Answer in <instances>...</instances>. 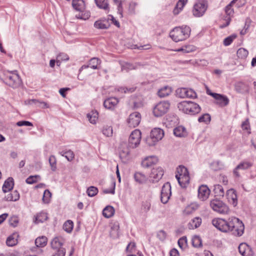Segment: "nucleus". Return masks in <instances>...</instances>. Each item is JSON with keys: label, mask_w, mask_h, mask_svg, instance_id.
Returning a JSON list of instances; mask_svg holds the SVG:
<instances>
[{"label": "nucleus", "mask_w": 256, "mask_h": 256, "mask_svg": "<svg viewBox=\"0 0 256 256\" xmlns=\"http://www.w3.org/2000/svg\"><path fill=\"white\" fill-rule=\"evenodd\" d=\"M0 77L6 84L13 88H18L22 83V80L17 70L4 71Z\"/></svg>", "instance_id": "nucleus-1"}, {"label": "nucleus", "mask_w": 256, "mask_h": 256, "mask_svg": "<svg viewBox=\"0 0 256 256\" xmlns=\"http://www.w3.org/2000/svg\"><path fill=\"white\" fill-rule=\"evenodd\" d=\"M237 220L236 217H231L228 220H225L220 218H215L212 220V225L218 230L224 232H230L232 228H234L233 224H234Z\"/></svg>", "instance_id": "nucleus-2"}, {"label": "nucleus", "mask_w": 256, "mask_h": 256, "mask_svg": "<svg viewBox=\"0 0 256 256\" xmlns=\"http://www.w3.org/2000/svg\"><path fill=\"white\" fill-rule=\"evenodd\" d=\"M190 28L188 26L176 27L170 32V36L176 42L186 40L190 36Z\"/></svg>", "instance_id": "nucleus-3"}, {"label": "nucleus", "mask_w": 256, "mask_h": 256, "mask_svg": "<svg viewBox=\"0 0 256 256\" xmlns=\"http://www.w3.org/2000/svg\"><path fill=\"white\" fill-rule=\"evenodd\" d=\"M178 107L184 113L191 115L199 113L201 110L198 104L191 101H183L179 102Z\"/></svg>", "instance_id": "nucleus-4"}, {"label": "nucleus", "mask_w": 256, "mask_h": 256, "mask_svg": "<svg viewBox=\"0 0 256 256\" xmlns=\"http://www.w3.org/2000/svg\"><path fill=\"white\" fill-rule=\"evenodd\" d=\"M176 178L182 188H186L190 182V176L188 169L183 166H180L176 169Z\"/></svg>", "instance_id": "nucleus-5"}, {"label": "nucleus", "mask_w": 256, "mask_h": 256, "mask_svg": "<svg viewBox=\"0 0 256 256\" xmlns=\"http://www.w3.org/2000/svg\"><path fill=\"white\" fill-rule=\"evenodd\" d=\"M164 136V130L160 128H154L151 130L149 137L146 139V144L149 146H154Z\"/></svg>", "instance_id": "nucleus-6"}, {"label": "nucleus", "mask_w": 256, "mask_h": 256, "mask_svg": "<svg viewBox=\"0 0 256 256\" xmlns=\"http://www.w3.org/2000/svg\"><path fill=\"white\" fill-rule=\"evenodd\" d=\"M210 206L216 212L222 214H228L230 211L228 206L222 201L214 199L210 201Z\"/></svg>", "instance_id": "nucleus-7"}, {"label": "nucleus", "mask_w": 256, "mask_h": 256, "mask_svg": "<svg viewBox=\"0 0 256 256\" xmlns=\"http://www.w3.org/2000/svg\"><path fill=\"white\" fill-rule=\"evenodd\" d=\"M208 8V2L205 0H198L194 5L192 9L193 15L196 17L202 16Z\"/></svg>", "instance_id": "nucleus-8"}, {"label": "nucleus", "mask_w": 256, "mask_h": 256, "mask_svg": "<svg viewBox=\"0 0 256 256\" xmlns=\"http://www.w3.org/2000/svg\"><path fill=\"white\" fill-rule=\"evenodd\" d=\"M170 106V104L168 102H160L154 108V114L156 117H159L163 116L168 111Z\"/></svg>", "instance_id": "nucleus-9"}, {"label": "nucleus", "mask_w": 256, "mask_h": 256, "mask_svg": "<svg viewBox=\"0 0 256 256\" xmlns=\"http://www.w3.org/2000/svg\"><path fill=\"white\" fill-rule=\"evenodd\" d=\"M140 131L138 130H135L131 133L130 136L128 148H136L140 144Z\"/></svg>", "instance_id": "nucleus-10"}, {"label": "nucleus", "mask_w": 256, "mask_h": 256, "mask_svg": "<svg viewBox=\"0 0 256 256\" xmlns=\"http://www.w3.org/2000/svg\"><path fill=\"white\" fill-rule=\"evenodd\" d=\"M176 96L180 98H196V92L191 88H178L176 91Z\"/></svg>", "instance_id": "nucleus-11"}, {"label": "nucleus", "mask_w": 256, "mask_h": 256, "mask_svg": "<svg viewBox=\"0 0 256 256\" xmlns=\"http://www.w3.org/2000/svg\"><path fill=\"white\" fill-rule=\"evenodd\" d=\"M238 0H232L228 5H227L224 9L226 16L225 17L224 20L226 23L220 26V28H224L228 26L231 21V18L234 16V10L232 8V6L236 3Z\"/></svg>", "instance_id": "nucleus-12"}, {"label": "nucleus", "mask_w": 256, "mask_h": 256, "mask_svg": "<svg viewBox=\"0 0 256 256\" xmlns=\"http://www.w3.org/2000/svg\"><path fill=\"white\" fill-rule=\"evenodd\" d=\"M171 196V186L169 182L165 183L162 189L160 200L162 203L166 204Z\"/></svg>", "instance_id": "nucleus-13"}, {"label": "nucleus", "mask_w": 256, "mask_h": 256, "mask_svg": "<svg viewBox=\"0 0 256 256\" xmlns=\"http://www.w3.org/2000/svg\"><path fill=\"white\" fill-rule=\"evenodd\" d=\"M164 174V170L160 166L154 168L150 174V178L152 182H158Z\"/></svg>", "instance_id": "nucleus-14"}, {"label": "nucleus", "mask_w": 256, "mask_h": 256, "mask_svg": "<svg viewBox=\"0 0 256 256\" xmlns=\"http://www.w3.org/2000/svg\"><path fill=\"white\" fill-rule=\"evenodd\" d=\"M141 115L138 112H134L129 116L128 123L130 127L135 128L140 123Z\"/></svg>", "instance_id": "nucleus-15"}, {"label": "nucleus", "mask_w": 256, "mask_h": 256, "mask_svg": "<svg viewBox=\"0 0 256 256\" xmlns=\"http://www.w3.org/2000/svg\"><path fill=\"white\" fill-rule=\"evenodd\" d=\"M232 225H234V226L232 228L230 232L236 236H241L244 234V226L242 222L237 218L236 222Z\"/></svg>", "instance_id": "nucleus-16"}, {"label": "nucleus", "mask_w": 256, "mask_h": 256, "mask_svg": "<svg viewBox=\"0 0 256 256\" xmlns=\"http://www.w3.org/2000/svg\"><path fill=\"white\" fill-rule=\"evenodd\" d=\"M210 96H212L216 100V104L220 106H225L229 103L228 98L224 95L216 93H210Z\"/></svg>", "instance_id": "nucleus-17"}, {"label": "nucleus", "mask_w": 256, "mask_h": 256, "mask_svg": "<svg viewBox=\"0 0 256 256\" xmlns=\"http://www.w3.org/2000/svg\"><path fill=\"white\" fill-rule=\"evenodd\" d=\"M240 253L242 256H254V252L252 248L245 242L241 243L238 246Z\"/></svg>", "instance_id": "nucleus-18"}, {"label": "nucleus", "mask_w": 256, "mask_h": 256, "mask_svg": "<svg viewBox=\"0 0 256 256\" xmlns=\"http://www.w3.org/2000/svg\"><path fill=\"white\" fill-rule=\"evenodd\" d=\"M210 190L206 185L200 186L198 189V198L201 200H207L210 194Z\"/></svg>", "instance_id": "nucleus-19"}, {"label": "nucleus", "mask_w": 256, "mask_h": 256, "mask_svg": "<svg viewBox=\"0 0 256 256\" xmlns=\"http://www.w3.org/2000/svg\"><path fill=\"white\" fill-rule=\"evenodd\" d=\"M100 64V60L96 58H92L88 62V64H84L82 66L79 71L80 72L82 70L90 68L94 70L98 69V66Z\"/></svg>", "instance_id": "nucleus-20"}, {"label": "nucleus", "mask_w": 256, "mask_h": 256, "mask_svg": "<svg viewBox=\"0 0 256 256\" xmlns=\"http://www.w3.org/2000/svg\"><path fill=\"white\" fill-rule=\"evenodd\" d=\"M226 196L228 202L236 206L238 204V198L236 191L234 189H230L226 192Z\"/></svg>", "instance_id": "nucleus-21"}, {"label": "nucleus", "mask_w": 256, "mask_h": 256, "mask_svg": "<svg viewBox=\"0 0 256 256\" xmlns=\"http://www.w3.org/2000/svg\"><path fill=\"white\" fill-rule=\"evenodd\" d=\"M119 100L115 97H110L106 99L104 102V106L106 108L112 110L118 104Z\"/></svg>", "instance_id": "nucleus-22"}, {"label": "nucleus", "mask_w": 256, "mask_h": 256, "mask_svg": "<svg viewBox=\"0 0 256 256\" xmlns=\"http://www.w3.org/2000/svg\"><path fill=\"white\" fill-rule=\"evenodd\" d=\"M158 162L157 157L150 156L146 158L142 162V166L144 168H149Z\"/></svg>", "instance_id": "nucleus-23"}, {"label": "nucleus", "mask_w": 256, "mask_h": 256, "mask_svg": "<svg viewBox=\"0 0 256 256\" xmlns=\"http://www.w3.org/2000/svg\"><path fill=\"white\" fill-rule=\"evenodd\" d=\"M234 88L236 92L240 94H246L248 92V86L246 83L239 82L234 85Z\"/></svg>", "instance_id": "nucleus-24"}, {"label": "nucleus", "mask_w": 256, "mask_h": 256, "mask_svg": "<svg viewBox=\"0 0 256 256\" xmlns=\"http://www.w3.org/2000/svg\"><path fill=\"white\" fill-rule=\"evenodd\" d=\"M94 26L98 29H107L110 26V24L108 19L103 18L96 20L94 24Z\"/></svg>", "instance_id": "nucleus-25"}, {"label": "nucleus", "mask_w": 256, "mask_h": 256, "mask_svg": "<svg viewBox=\"0 0 256 256\" xmlns=\"http://www.w3.org/2000/svg\"><path fill=\"white\" fill-rule=\"evenodd\" d=\"M64 244V240L60 237L54 238L51 242V246L53 249L56 250L60 248H64L62 246Z\"/></svg>", "instance_id": "nucleus-26"}, {"label": "nucleus", "mask_w": 256, "mask_h": 256, "mask_svg": "<svg viewBox=\"0 0 256 256\" xmlns=\"http://www.w3.org/2000/svg\"><path fill=\"white\" fill-rule=\"evenodd\" d=\"M18 234L17 233H14L6 239V244L8 246H13L18 243Z\"/></svg>", "instance_id": "nucleus-27"}, {"label": "nucleus", "mask_w": 256, "mask_h": 256, "mask_svg": "<svg viewBox=\"0 0 256 256\" xmlns=\"http://www.w3.org/2000/svg\"><path fill=\"white\" fill-rule=\"evenodd\" d=\"M14 185V180L12 178H8L4 182L2 186V190L4 192H6L13 188Z\"/></svg>", "instance_id": "nucleus-28"}, {"label": "nucleus", "mask_w": 256, "mask_h": 256, "mask_svg": "<svg viewBox=\"0 0 256 256\" xmlns=\"http://www.w3.org/2000/svg\"><path fill=\"white\" fill-rule=\"evenodd\" d=\"M174 134L178 137H184L187 135V132L184 127L178 126L174 128Z\"/></svg>", "instance_id": "nucleus-29"}, {"label": "nucleus", "mask_w": 256, "mask_h": 256, "mask_svg": "<svg viewBox=\"0 0 256 256\" xmlns=\"http://www.w3.org/2000/svg\"><path fill=\"white\" fill-rule=\"evenodd\" d=\"M187 2L188 0H178L173 10L174 14V15L178 14L182 10Z\"/></svg>", "instance_id": "nucleus-30"}, {"label": "nucleus", "mask_w": 256, "mask_h": 256, "mask_svg": "<svg viewBox=\"0 0 256 256\" xmlns=\"http://www.w3.org/2000/svg\"><path fill=\"white\" fill-rule=\"evenodd\" d=\"M202 224V219L199 217L194 218L191 220L188 224V228L189 229L196 228L200 226Z\"/></svg>", "instance_id": "nucleus-31"}, {"label": "nucleus", "mask_w": 256, "mask_h": 256, "mask_svg": "<svg viewBox=\"0 0 256 256\" xmlns=\"http://www.w3.org/2000/svg\"><path fill=\"white\" fill-rule=\"evenodd\" d=\"M6 201H16L20 198V194L17 190H14L8 194L4 198Z\"/></svg>", "instance_id": "nucleus-32"}, {"label": "nucleus", "mask_w": 256, "mask_h": 256, "mask_svg": "<svg viewBox=\"0 0 256 256\" xmlns=\"http://www.w3.org/2000/svg\"><path fill=\"white\" fill-rule=\"evenodd\" d=\"M115 210L112 206H106L102 211L103 216L106 218L112 217L114 214Z\"/></svg>", "instance_id": "nucleus-33"}, {"label": "nucleus", "mask_w": 256, "mask_h": 256, "mask_svg": "<svg viewBox=\"0 0 256 256\" xmlns=\"http://www.w3.org/2000/svg\"><path fill=\"white\" fill-rule=\"evenodd\" d=\"M47 242V238L44 236H42L36 239L35 244L37 247L42 248L46 246Z\"/></svg>", "instance_id": "nucleus-34"}, {"label": "nucleus", "mask_w": 256, "mask_h": 256, "mask_svg": "<svg viewBox=\"0 0 256 256\" xmlns=\"http://www.w3.org/2000/svg\"><path fill=\"white\" fill-rule=\"evenodd\" d=\"M134 178L135 180L140 184L144 183L147 180L146 176L140 172H136L134 174Z\"/></svg>", "instance_id": "nucleus-35"}, {"label": "nucleus", "mask_w": 256, "mask_h": 256, "mask_svg": "<svg viewBox=\"0 0 256 256\" xmlns=\"http://www.w3.org/2000/svg\"><path fill=\"white\" fill-rule=\"evenodd\" d=\"M213 192L216 196H224V190L222 186L216 184L214 186Z\"/></svg>", "instance_id": "nucleus-36"}, {"label": "nucleus", "mask_w": 256, "mask_h": 256, "mask_svg": "<svg viewBox=\"0 0 256 256\" xmlns=\"http://www.w3.org/2000/svg\"><path fill=\"white\" fill-rule=\"evenodd\" d=\"M136 68V65L129 62H124L121 64V69L122 71L128 72L129 70Z\"/></svg>", "instance_id": "nucleus-37"}, {"label": "nucleus", "mask_w": 256, "mask_h": 256, "mask_svg": "<svg viewBox=\"0 0 256 256\" xmlns=\"http://www.w3.org/2000/svg\"><path fill=\"white\" fill-rule=\"evenodd\" d=\"M59 154L63 156H64L68 161H72L74 158V154L72 151L71 150H62L59 152Z\"/></svg>", "instance_id": "nucleus-38"}, {"label": "nucleus", "mask_w": 256, "mask_h": 256, "mask_svg": "<svg viewBox=\"0 0 256 256\" xmlns=\"http://www.w3.org/2000/svg\"><path fill=\"white\" fill-rule=\"evenodd\" d=\"M48 217L47 214L44 212H41L37 214L35 216V220L34 222L36 224H38L39 222H43L48 219Z\"/></svg>", "instance_id": "nucleus-39"}, {"label": "nucleus", "mask_w": 256, "mask_h": 256, "mask_svg": "<svg viewBox=\"0 0 256 256\" xmlns=\"http://www.w3.org/2000/svg\"><path fill=\"white\" fill-rule=\"evenodd\" d=\"M172 90L168 86H165L158 90V94L160 98H164L170 94Z\"/></svg>", "instance_id": "nucleus-40"}, {"label": "nucleus", "mask_w": 256, "mask_h": 256, "mask_svg": "<svg viewBox=\"0 0 256 256\" xmlns=\"http://www.w3.org/2000/svg\"><path fill=\"white\" fill-rule=\"evenodd\" d=\"M28 104H36L40 107H41L42 108H49V106L46 102H40L36 99L30 100L28 101Z\"/></svg>", "instance_id": "nucleus-41"}, {"label": "nucleus", "mask_w": 256, "mask_h": 256, "mask_svg": "<svg viewBox=\"0 0 256 256\" xmlns=\"http://www.w3.org/2000/svg\"><path fill=\"white\" fill-rule=\"evenodd\" d=\"M84 2L82 0H73L72 5L73 8L78 11H82L84 8Z\"/></svg>", "instance_id": "nucleus-42"}, {"label": "nucleus", "mask_w": 256, "mask_h": 256, "mask_svg": "<svg viewBox=\"0 0 256 256\" xmlns=\"http://www.w3.org/2000/svg\"><path fill=\"white\" fill-rule=\"evenodd\" d=\"M87 117L90 123L94 124L98 118V112L97 111H92L87 114Z\"/></svg>", "instance_id": "nucleus-43"}, {"label": "nucleus", "mask_w": 256, "mask_h": 256, "mask_svg": "<svg viewBox=\"0 0 256 256\" xmlns=\"http://www.w3.org/2000/svg\"><path fill=\"white\" fill-rule=\"evenodd\" d=\"M73 227V222L70 220H68L63 225L64 230L68 233H70L72 231Z\"/></svg>", "instance_id": "nucleus-44"}, {"label": "nucleus", "mask_w": 256, "mask_h": 256, "mask_svg": "<svg viewBox=\"0 0 256 256\" xmlns=\"http://www.w3.org/2000/svg\"><path fill=\"white\" fill-rule=\"evenodd\" d=\"M236 54L238 58L244 59L248 56V52L246 49L242 48L237 50Z\"/></svg>", "instance_id": "nucleus-45"}, {"label": "nucleus", "mask_w": 256, "mask_h": 256, "mask_svg": "<svg viewBox=\"0 0 256 256\" xmlns=\"http://www.w3.org/2000/svg\"><path fill=\"white\" fill-rule=\"evenodd\" d=\"M192 244L195 248H198L202 246V240L199 236H195L192 239Z\"/></svg>", "instance_id": "nucleus-46"}, {"label": "nucleus", "mask_w": 256, "mask_h": 256, "mask_svg": "<svg viewBox=\"0 0 256 256\" xmlns=\"http://www.w3.org/2000/svg\"><path fill=\"white\" fill-rule=\"evenodd\" d=\"M96 6L100 8L106 10L108 8V4L106 0H95Z\"/></svg>", "instance_id": "nucleus-47"}, {"label": "nucleus", "mask_w": 256, "mask_h": 256, "mask_svg": "<svg viewBox=\"0 0 256 256\" xmlns=\"http://www.w3.org/2000/svg\"><path fill=\"white\" fill-rule=\"evenodd\" d=\"M86 192L89 196L92 197L98 194V189L95 186H90L87 189Z\"/></svg>", "instance_id": "nucleus-48"}, {"label": "nucleus", "mask_w": 256, "mask_h": 256, "mask_svg": "<svg viewBox=\"0 0 256 256\" xmlns=\"http://www.w3.org/2000/svg\"><path fill=\"white\" fill-rule=\"evenodd\" d=\"M237 36L236 34H232L224 39L223 44L225 46L230 45L232 41L236 38Z\"/></svg>", "instance_id": "nucleus-49"}, {"label": "nucleus", "mask_w": 256, "mask_h": 256, "mask_svg": "<svg viewBox=\"0 0 256 256\" xmlns=\"http://www.w3.org/2000/svg\"><path fill=\"white\" fill-rule=\"evenodd\" d=\"M52 194L48 190H46L44 191L42 200L45 204H48L50 202Z\"/></svg>", "instance_id": "nucleus-50"}, {"label": "nucleus", "mask_w": 256, "mask_h": 256, "mask_svg": "<svg viewBox=\"0 0 256 256\" xmlns=\"http://www.w3.org/2000/svg\"><path fill=\"white\" fill-rule=\"evenodd\" d=\"M102 133L108 137L111 136L112 135V128L110 126H104L102 129Z\"/></svg>", "instance_id": "nucleus-51"}, {"label": "nucleus", "mask_w": 256, "mask_h": 256, "mask_svg": "<svg viewBox=\"0 0 256 256\" xmlns=\"http://www.w3.org/2000/svg\"><path fill=\"white\" fill-rule=\"evenodd\" d=\"M119 230V223L118 222H115L111 223V231L110 234H117Z\"/></svg>", "instance_id": "nucleus-52"}, {"label": "nucleus", "mask_w": 256, "mask_h": 256, "mask_svg": "<svg viewBox=\"0 0 256 256\" xmlns=\"http://www.w3.org/2000/svg\"><path fill=\"white\" fill-rule=\"evenodd\" d=\"M49 163L51 166L52 170V171H55L56 166V158L54 156H50L49 158Z\"/></svg>", "instance_id": "nucleus-53"}, {"label": "nucleus", "mask_w": 256, "mask_h": 256, "mask_svg": "<svg viewBox=\"0 0 256 256\" xmlns=\"http://www.w3.org/2000/svg\"><path fill=\"white\" fill-rule=\"evenodd\" d=\"M251 166H252V164L250 162H240L239 164H238L236 166V167H237V169L244 170H246V169L248 168Z\"/></svg>", "instance_id": "nucleus-54"}, {"label": "nucleus", "mask_w": 256, "mask_h": 256, "mask_svg": "<svg viewBox=\"0 0 256 256\" xmlns=\"http://www.w3.org/2000/svg\"><path fill=\"white\" fill-rule=\"evenodd\" d=\"M200 122H209L210 121V116L208 114H205L201 116L198 119Z\"/></svg>", "instance_id": "nucleus-55"}, {"label": "nucleus", "mask_w": 256, "mask_h": 256, "mask_svg": "<svg viewBox=\"0 0 256 256\" xmlns=\"http://www.w3.org/2000/svg\"><path fill=\"white\" fill-rule=\"evenodd\" d=\"M178 245L182 249L184 248L187 245V239L186 236H182L178 240Z\"/></svg>", "instance_id": "nucleus-56"}, {"label": "nucleus", "mask_w": 256, "mask_h": 256, "mask_svg": "<svg viewBox=\"0 0 256 256\" xmlns=\"http://www.w3.org/2000/svg\"><path fill=\"white\" fill-rule=\"evenodd\" d=\"M151 207V204L149 201L144 202L142 204V209L144 212H147L150 210Z\"/></svg>", "instance_id": "nucleus-57"}, {"label": "nucleus", "mask_w": 256, "mask_h": 256, "mask_svg": "<svg viewBox=\"0 0 256 256\" xmlns=\"http://www.w3.org/2000/svg\"><path fill=\"white\" fill-rule=\"evenodd\" d=\"M37 178H40L39 176H31L26 179V182L28 184H33L36 182Z\"/></svg>", "instance_id": "nucleus-58"}, {"label": "nucleus", "mask_w": 256, "mask_h": 256, "mask_svg": "<svg viewBox=\"0 0 256 256\" xmlns=\"http://www.w3.org/2000/svg\"><path fill=\"white\" fill-rule=\"evenodd\" d=\"M115 186L116 183L115 182L113 181L112 182V188L110 189H105L103 190L104 193V194H114L115 192Z\"/></svg>", "instance_id": "nucleus-59"}, {"label": "nucleus", "mask_w": 256, "mask_h": 256, "mask_svg": "<svg viewBox=\"0 0 256 256\" xmlns=\"http://www.w3.org/2000/svg\"><path fill=\"white\" fill-rule=\"evenodd\" d=\"M16 124L18 126H33V124L31 122L26 120L19 121L16 122Z\"/></svg>", "instance_id": "nucleus-60"}, {"label": "nucleus", "mask_w": 256, "mask_h": 256, "mask_svg": "<svg viewBox=\"0 0 256 256\" xmlns=\"http://www.w3.org/2000/svg\"><path fill=\"white\" fill-rule=\"evenodd\" d=\"M166 234L164 230H160L157 234L158 238L160 240H164L166 238Z\"/></svg>", "instance_id": "nucleus-61"}, {"label": "nucleus", "mask_w": 256, "mask_h": 256, "mask_svg": "<svg viewBox=\"0 0 256 256\" xmlns=\"http://www.w3.org/2000/svg\"><path fill=\"white\" fill-rule=\"evenodd\" d=\"M66 250L64 248H60L56 250V252L52 256H64Z\"/></svg>", "instance_id": "nucleus-62"}, {"label": "nucleus", "mask_w": 256, "mask_h": 256, "mask_svg": "<svg viewBox=\"0 0 256 256\" xmlns=\"http://www.w3.org/2000/svg\"><path fill=\"white\" fill-rule=\"evenodd\" d=\"M136 247V244L134 242H130L126 246V250L129 252H132V250Z\"/></svg>", "instance_id": "nucleus-63"}, {"label": "nucleus", "mask_w": 256, "mask_h": 256, "mask_svg": "<svg viewBox=\"0 0 256 256\" xmlns=\"http://www.w3.org/2000/svg\"><path fill=\"white\" fill-rule=\"evenodd\" d=\"M10 224L13 226H16L18 223V220L16 218V217H12L11 218L10 220Z\"/></svg>", "instance_id": "nucleus-64"}]
</instances>
